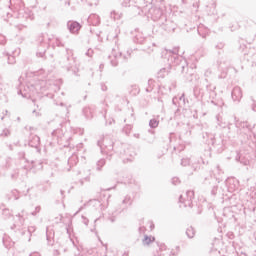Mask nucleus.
<instances>
[{"mask_svg": "<svg viewBox=\"0 0 256 256\" xmlns=\"http://www.w3.org/2000/svg\"><path fill=\"white\" fill-rule=\"evenodd\" d=\"M169 57L168 61L174 65L175 67H179V65H182L183 71L187 69V61L183 59V56L179 55V48H173L172 50L168 51Z\"/></svg>", "mask_w": 256, "mask_h": 256, "instance_id": "f257e3e1", "label": "nucleus"}, {"mask_svg": "<svg viewBox=\"0 0 256 256\" xmlns=\"http://www.w3.org/2000/svg\"><path fill=\"white\" fill-rule=\"evenodd\" d=\"M148 13L152 21H155L156 23H158V25H163V21H165V18L167 17V15L163 13V9L157 6H151L148 9Z\"/></svg>", "mask_w": 256, "mask_h": 256, "instance_id": "f03ea898", "label": "nucleus"}, {"mask_svg": "<svg viewBox=\"0 0 256 256\" xmlns=\"http://www.w3.org/2000/svg\"><path fill=\"white\" fill-rule=\"evenodd\" d=\"M60 63L62 64V67L68 71V73L72 71L76 77H79V67H77V64L75 63V58L66 56L60 61Z\"/></svg>", "mask_w": 256, "mask_h": 256, "instance_id": "7ed1b4c3", "label": "nucleus"}, {"mask_svg": "<svg viewBox=\"0 0 256 256\" xmlns=\"http://www.w3.org/2000/svg\"><path fill=\"white\" fill-rule=\"evenodd\" d=\"M113 140L109 137H104L102 140H98V147L101 149V153L109 155L113 151Z\"/></svg>", "mask_w": 256, "mask_h": 256, "instance_id": "20e7f679", "label": "nucleus"}, {"mask_svg": "<svg viewBox=\"0 0 256 256\" xmlns=\"http://www.w3.org/2000/svg\"><path fill=\"white\" fill-rule=\"evenodd\" d=\"M122 7H131L134 15H141V2L139 0H120Z\"/></svg>", "mask_w": 256, "mask_h": 256, "instance_id": "39448f33", "label": "nucleus"}, {"mask_svg": "<svg viewBox=\"0 0 256 256\" xmlns=\"http://www.w3.org/2000/svg\"><path fill=\"white\" fill-rule=\"evenodd\" d=\"M28 89H30L34 94L43 93L44 91H47V81L37 80L34 84H30V87L28 86Z\"/></svg>", "mask_w": 256, "mask_h": 256, "instance_id": "423d86ee", "label": "nucleus"}, {"mask_svg": "<svg viewBox=\"0 0 256 256\" xmlns=\"http://www.w3.org/2000/svg\"><path fill=\"white\" fill-rule=\"evenodd\" d=\"M193 197H195V192L188 190L185 195H180L179 203L184 204V207H193Z\"/></svg>", "mask_w": 256, "mask_h": 256, "instance_id": "0eeeda50", "label": "nucleus"}, {"mask_svg": "<svg viewBox=\"0 0 256 256\" xmlns=\"http://www.w3.org/2000/svg\"><path fill=\"white\" fill-rule=\"evenodd\" d=\"M159 27H161L164 31H167L168 33H174L175 29H177V24L173 22V20L167 19V16L165 17V21H163V24H158Z\"/></svg>", "mask_w": 256, "mask_h": 256, "instance_id": "6e6552de", "label": "nucleus"}, {"mask_svg": "<svg viewBox=\"0 0 256 256\" xmlns=\"http://www.w3.org/2000/svg\"><path fill=\"white\" fill-rule=\"evenodd\" d=\"M177 69H181V73L185 79V81L191 82L193 81V69H189V66H187V69L183 71V64H179L177 66Z\"/></svg>", "mask_w": 256, "mask_h": 256, "instance_id": "1a4fd4ad", "label": "nucleus"}, {"mask_svg": "<svg viewBox=\"0 0 256 256\" xmlns=\"http://www.w3.org/2000/svg\"><path fill=\"white\" fill-rule=\"evenodd\" d=\"M244 143H248V145H253V147H256V135L253 134V132H244Z\"/></svg>", "mask_w": 256, "mask_h": 256, "instance_id": "9d476101", "label": "nucleus"}, {"mask_svg": "<svg viewBox=\"0 0 256 256\" xmlns=\"http://www.w3.org/2000/svg\"><path fill=\"white\" fill-rule=\"evenodd\" d=\"M29 87H31V84L25 86L23 90H19L18 95H22V97H24V99H31V97H33V95H35V93H33L31 88H29Z\"/></svg>", "mask_w": 256, "mask_h": 256, "instance_id": "9b49d317", "label": "nucleus"}, {"mask_svg": "<svg viewBox=\"0 0 256 256\" xmlns=\"http://www.w3.org/2000/svg\"><path fill=\"white\" fill-rule=\"evenodd\" d=\"M236 127L242 130V133L245 135V133H251V125H249V122H236Z\"/></svg>", "mask_w": 256, "mask_h": 256, "instance_id": "f8f14e48", "label": "nucleus"}, {"mask_svg": "<svg viewBox=\"0 0 256 256\" xmlns=\"http://www.w3.org/2000/svg\"><path fill=\"white\" fill-rule=\"evenodd\" d=\"M67 27L70 33H77L81 29V24L77 21H69Z\"/></svg>", "mask_w": 256, "mask_h": 256, "instance_id": "ddd939ff", "label": "nucleus"}, {"mask_svg": "<svg viewBox=\"0 0 256 256\" xmlns=\"http://www.w3.org/2000/svg\"><path fill=\"white\" fill-rule=\"evenodd\" d=\"M243 97V92L241 91V87L236 86L232 90V99L233 101H241Z\"/></svg>", "mask_w": 256, "mask_h": 256, "instance_id": "4468645a", "label": "nucleus"}, {"mask_svg": "<svg viewBox=\"0 0 256 256\" xmlns=\"http://www.w3.org/2000/svg\"><path fill=\"white\" fill-rule=\"evenodd\" d=\"M202 137H203L205 143H207V145H215V134L205 132L202 134Z\"/></svg>", "mask_w": 256, "mask_h": 256, "instance_id": "2eb2a0df", "label": "nucleus"}, {"mask_svg": "<svg viewBox=\"0 0 256 256\" xmlns=\"http://www.w3.org/2000/svg\"><path fill=\"white\" fill-rule=\"evenodd\" d=\"M38 43L44 47V49L49 48V41H51V38H46L45 34H40L37 39Z\"/></svg>", "mask_w": 256, "mask_h": 256, "instance_id": "dca6fc26", "label": "nucleus"}, {"mask_svg": "<svg viewBox=\"0 0 256 256\" xmlns=\"http://www.w3.org/2000/svg\"><path fill=\"white\" fill-rule=\"evenodd\" d=\"M88 23H91V25H93L94 27H97V25L101 23V18H99V15L97 14H91L88 17Z\"/></svg>", "mask_w": 256, "mask_h": 256, "instance_id": "f3484780", "label": "nucleus"}, {"mask_svg": "<svg viewBox=\"0 0 256 256\" xmlns=\"http://www.w3.org/2000/svg\"><path fill=\"white\" fill-rule=\"evenodd\" d=\"M19 198V191L17 189L11 190L8 194H6V199H8V201H11L12 199L19 201Z\"/></svg>", "mask_w": 256, "mask_h": 256, "instance_id": "a211bd4d", "label": "nucleus"}, {"mask_svg": "<svg viewBox=\"0 0 256 256\" xmlns=\"http://www.w3.org/2000/svg\"><path fill=\"white\" fill-rule=\"evenodd\" d=\"M40 143H41V138H39V136L37 135L32 136L29 140V146L34 147L35 149L39 147Z\"/></svg>", "mask_w": 256, "mask_h": 256, "instance_id": "6ab92c4d", "label": "nucleus"}, {"mask_svg": "<svg viewBox=\"0 0 256 256\" xmlns=\"http://www.w3.org/2000/svg\"><path fill=\"white\" fill-rule=\"evenodd\" d=\"M46 237H47V243L50 247H53L55 245V232H49V230L46 231Z\"/></svg>", "mask_w": 256, "mask_h": 256, "instance_id": "aec40b11", "label": "nucleus"}, {"mask_svg": "<svg viewBox=\"0 0 256 256\" xmlns=\"http://www.w3.org/2000/svg\"><path fill=\"white\" fill-rule=\"evenodd\" d=\"M24 17V19H30L31 21H33V12H31V10L26 9V10H19V17Z\"/></svg>", "mask_w": 256, "mask_h": 256, "instance_id": "412c9836", "label": "nucleus"}, {"mask_svg": "<svg viewBox=\"0 0 256 256\" xmlns=\"http://www.w3.org/2000/svg\"><path fill=\"white\" fill-rule=\"evenodd\" d=\"M16 217L18 218V227H22V225H25V210H22L21 213H18Z\"/></svg>", "mask_w": 256, "mask_h": 256, "instance_id": "4be33fe9", "label": "nucleus"}, {"mask_svg": "<svg viewBox=\"0 0 256 256\" xmlns=\"http://www.w3.org/2000/svg\"><path fill=\"white\" fill-rule=\"evenodd\" d=\"M113 51V55H114V59H112L110 61L112 67H117L119 65V60H117L118 57H121V52H119V54L115 53V49L112 50Z\"/></svg>", "mask_w": 256, "mask_h": 256, "instance_id": "5701e85b", "label": "nucleus"}, {"mask_svg": "<svg viewBox=\"0 0 256 256\" xmlns=\"http://www.w3.org/2000/svg\"><path fill=\"white\" fill-rule=\"evenodd\" d=\"M83 115L86 119H93V110L90 107H85L83 109Z\"/></svg>", "mask_w": 256, "mask_h": 256, "instance_id": "b1692460", "label": "nucleus"}, {"mask_svg": "<svg viewBox=\"0 0 256 256\" xmlns=\"http://www.w3.org/2000/svg\"><path fill=\"white\" fill-rule=\"evenodd\" d=\"M186 235L188 239H193L195 237V228L194 227H188L186 229Z\"/></svg>", "mask_w": 256, "mask_h": 256, "instance_id": "393cba45", "label": "nucleus"}, {"mask_svg": "<svg viewBox=\"0 0 256 256\" xmlns=\"http://www.w3.org/2000/svg\"><path fill=\"white\" fill-rule=\"evenodd\" d=\"M105 163H106V161L103 158L98 160L96 163V171H101V169H103V167H105Z\"/></svg>", "mask_w": 256, "mask_h": 256, "instance_id": "a878e982", "label": "nucleus"}, {"mask_svg": "<svg viewBox=\"0 0 256 256\" xmlns=\"http://www.w3.org/2000/svg\"><path fill=\"white\" fill-rule=\"evenodd\" d=\"M154 241L155 237L145 235L143 239V245H150V243H153Z\"/></svg>", "mask_w": 256, "mask_h": 256, "instance_id": "bb28decb", "label": "nucleus"}, {"mask_svg": "<svg viewBox=\"0 0 256 256\" xmlns=\"http://www.w3.org/2000/svg\"><path fill=\"white\" fill-rule=\"evenodd\" d=\"M214 142L215 144H211L213 147H216L217 149H219V147H223V139L215 138L214 136Z\"/></svg>", "mask_w": 256, "mask_h": 256, "instance_id": "cd10ccee", "label": "nucleus"}, {"mask_svg": "<svg viewBox=\"0 0 256 256\" xmlns=\"http://www.w3.org/2000/svg\"><path fill=\"white\" fill-rule=\"evenodd\" d=\"M35 231H36L35 226H29L26 232H22V235H25V233H27L28 237H31V235H33Z\"/></svg>", "mask_w": 256, "mask_h": 256, "instance_id": "c85d7f7f", "label": "nucleus"}, {"mask_svg": "<svg viewBox=\"0 0 256 256\" xmlns=\"http://www.w3.org/2000/svg\"><path fill=\"white\" fill-rule=\"evenodd\" d=\"M149 127H151V129H156V127H159V121H157V119H151L149 121Z\"/></svg>", "mask_w": 256, "mask_h": 256, "instance_id": "c756f323", "label": "nucleus"}, {"mask_svg": "<svg viewBox=\"0 0 256 256\" xmlns=\"http://www.w3.org/2000/svg\"><path fill=\"white\" fill-rule=\"evenodd\" d=\"M216 120L218 122L219 127H225V124H223V117H221V115H216Z\"/></svg>", "mask_w": 256, "mask_h": 256, "instance_id": "7c9ffc66", "label": "nucleus"}, {"mask_svg": "<svg viewBox=\"0 0 256 256\" xmlns=\"http://www.w3.org/2000/svg\"><path fill=\"white\" fill-rule=\"evenodd\" d=\"M41 213V206H36L35 211L31 212L32 217H37Z\"/></svg>", "mask_w": 256, "mask_h": 256, "instance_id": "2f4dec72", "label": "nucleus"}, {"mask_svg": "<svg viewBox=\"0 0 256 256\" xmlns=\"http://www.w3.org/2000/svg\"><path fill=\"white\" fill-rule=\"evenodd\" d=\"M8 57V64L13 65L15 63V56H11L9 53L6 54Z\"/></svg>", "mask_w": 256, "mask_h": 256, "instance_id": "473e14b6", "label": "nucleus"}, {"mask_svg": "<svg viewBox=\"0 0 256 256\" xmlns=\"http://www.w3.org/2000/svg\"><path fill=\"white\" fill-rule=\"evenodd\" d=\"M131 129H133V126H131V125H126V126L123 128V132L126 133V135H129V133H131Z\"/></svg>", "mask_w": 256, "mask_h": 256, "instance_id": "72a5a7b5", "label": "nucleus"}, {"mask_svg": "<svg viewBox=\"0 0 256 256\" xmlns=\"http://www.w3.org/2000/svg\"><path fill=\"white\" fill-rule=\"evenodd\" d=\"M11 135V131L9 129H4L0 134V137H9Z\"/></svg>", "mask_w": 256, "mask_h": 256, "instance_id": "f704fd0d", "label": "nucleus"}, {"mask_svg": "<svg viewBox=\"0 0 256 256\" xmlns=\"http://www.w3.org/2000/svg\"><path fill=\"white\" fill-rule=\"evenodd\" d=\"M55 45H56V47H63L64 45H63V42H61V39H59V38H56L55 39V42H54V44H53V47H55Z\"/></svg>", "mask_w": 256, "mask_h": 256, "instance_id": "c9c22d12", "label": "nucleus"}, {"mask_svg": "<svg viewBox=\"0 0 256 256\" xmlns=\"http://www.w3.org/2000/svg\"><path fill=\"white\" fill-rule=\"evenodd\" d=\"M32 165L35 169H43V163L41 162H38V165H37V162L32 161Z\"/></svg>", "mask_w": 256, "mask_h": 256, "instance_id": "e433bc0d", "label": "nucleus"}, {"mask_svg": "<svg viewBox=\"0 0 256 256\" xmlns=\"http://www.w3.org/2000/svg\"><path fill=\"white\" fill-rule=\"evenodd\" d=\"M190 163L191 161L188 158H184L181 160L182 167H187V165H189Z\"/></svg>", "mask_w": 256, "mask_h": 256, "instance_id": "4c0bfd02", "label": "nucleus"}, {"mask_svg": "<svg viewBox=\"0 0 256 256\" xmlns=\"http://www.w3.org/2000/svg\"><path fill=\"white\" fill-rule=\"evenodd\" d=\"M76 159H77V157L76 156H72V157H70L69 159H68V165H75L76 164Z\"/></svg>", "mask_w": 256, "mask_h": 256, "instance_id": "58836bf2", "label": "nucleus"}, {"mask_svg": "<svg viewBox=\"0 0 256 256\" xmlns=\"http://www.w3.org/2000/svg\"><path fill=\"white\" fill-rule=\"evenodd\" d=\"M111 17H112V19H121V14H119L115 11H112L111 12Z\"/></svg>", "mask_w": 256, "mask_h": 256, "instance_id": "ea45409f", "label": "nucleus"}, {"mask_svg": "<svg viewBox=\"0 0 256 256\" xmlns=\"http://www.w3.org/2000/svg\"><path fill=\"white\" fill-rule=\"evenodd\" d=\"M5 43H7V38L5 35L0 34V45H5Z\"/></svg>", "mask_w": 256, "mask_h": 256, "instance_id": "a19ab883", "label": "nucleus"}, {"mask_svg": "<svg viewBox=\"0 0 256 256\" xmlns=\"http://www.w3.org/2000/svg\"><path fill=\"white\" fill-rule=\"evenodd\" d=\"M122 203L123 205H131V197H125Z\"/></svg>", "mask_w": 256, "mask_h": 256, "instance_id": "79ce46f5", "label": "nucleus"}, {"mask_svg": "<svg viewBox=\"0 0 256 256\" xmlns=\"http://www.w3.org/2000/svg\"><path fill=\"white\" fill-rule=\"evenodd\" d=\"M47 51V48H44L42 51L37 52L36 55L38 57H45V52Z\"/></svg>", "mask_w": 256, "mask_h": 256, "instance_id": "37998d69", "label": "nucleus"}, {"mask_svg": "<svg viewBox=\"0 0 256 256\" xmlns=\"http://www.w3.org/2000/svg\"><path fill=\"white\" fill-rule=\"evenodd\" d=\"M131 53H133V50H128L127 51V55H124V61H127V59L131 58Z\"/></svg>", "mask_w": 256, "mask_h": 256, "instance_id": "c03bdc74", "label": "nucleus"}, {"mask_svg": "<svg viewBox=\"0 0 256 256\" xmlns=\"http://www.w3.org/2000/svg\"><path fill=\"white\" fill-rule=\"evenodd\" d=\"M225 47V43L223 42H218L217 45L215 46L216 49H223Z\"/></svg>", "mask_w": 256, "mask_h": 256, "instance_id": "a18cd8bd", "label": "nucleus"}, {"mask_svg": "<svg viewBox=\"0 0 256 256\" xmlns=\"http://www.w3.org/2000/svg\"><path fill=\"white\" fill-rule=\"evenodd\" d=\"M179 183H181V181H179V178H177V177L172 178L173 185H179Z\"/></svg>", "mask_w": 256, "mask_h": 256, "instance_id": "49530a36", "label": "nucleus"}, {"mask_svg": "<svg viewBox=\"0 0 256 256\" xmlns=\"http://www.w3.org/2000/svg\"><path fill=\"white\" fill-rule=\"evenodd\" d=\"M217 189H219L218 186H213L212 190H211V194L212 195H217Z\"/></svg>", "mask_w": 256, "mask_h": 256, "instance_id": "de8ad7c7", "label": "nucleus"}, {"mask_svg": "<svg viewBox=\"0 0 256 256\" xmlns=\"http://www.w3.org/2000/svg\"><path fill=\"white\" fill-rule=\"evenodd\" d=\"M82 223L86 226L89 225V219H87L85 216H82Z\"/></svg>", "mask_w": 256, "mask_h": 256, "instance_id": "09e8293b", "label": "nucleus"}, {"mask_svg": "<svg viewBox=\"0 0 256 256\" xmlns=\"http://www.w3.org/2000/svg\"><path fill=\"white\" fill-rule=\"evenodd\" d=\"M87 57H93V50L92 49H88L86 52Z\"/></svg>", "mask_w": 256, "mask_h": 256, "instance_id": "8fccbe9b", "label": "nucleus"}, {"mask_svg": "<svg viewBox=\"0 0 256 256\" xmlns=\"http://www.w3.org/2000/svg\"><path fill=\"white\" fill-rule=\"evenodd\" d=\"M211 73H212L211 70H206L204 75H205V77H209L211 75Z\"/></svg>", "mask_w": 256, "mask_h": 256, "instance_id": "3c124183", "label": "nucleus"}, {"mask_svg": "<svg viewBox=\"0 0 256 256\" xmlns=\"http://www.w3.org/2000/svg\"><path fill=\"white\" fill-rule=\"evenodd\" d=\"M165 71H167L165 68H162V69L159 71L160 77H165V75H161V73H165Z\"/></svg>", "mask_w": 256, "mask_h": 256, "instance_id": "603ef678", "label": "nucleus"}, {"mask_svg": "<svg viewBox=\"0 0 256 256\" xmlns=\"http://www.w3.org/2000/svg\"><path fill=\"white\" fill-rule=\"evenodd\" d=\"M101 89H102V91H107V85L101 84Z\"/></svg>", "mask_w": 256, "mask_h": 256, "instance_id": "864d4df0", "label": "nucleus"}, {"mask_svg": "<svg viewBox=\"0 0 256 256\" xmlns=\"http://www.w3.org/2000/svg\"><path fill=\"white\" fill-rule=\"evenodd\" d=\"M29 256H41V254H39V252H33Z\"/></svg>", "mask_w": 256, "mask_h": 256, "instance_id": "5fc2aeb1", "label": "nucleus"}, {"mask_svg": "<svg viewBox=\"0 0 256 256\" xmlns=\"http://www.w3.org/2000/svg\"><path fill=\"white\" fill-rule=\"evenodd\" d=\"M3 214H4V215H9V209H4V210H3Z\"/></svg>", "mask_w": 256, "mask_h": 256, "instance_id": "6e6d98bb", "label": "nucleus"}, {"mask_svg": "<svg viewBox=\"0 0 256 256\" xmlns=\"http://www.w3.org/2000/svg\"><path fill=\"white\" fill-rule=\"evenodd\" d=\"M147 8H148V6H146V7L141 6V13H143V11H147Z\"/></svg>", "mask_w": 256, "mask_h": 256, "instance_id": "4d7b16f0", "label": "nucleus"}, {"mask_svg": "<svg viewBox=\"0 0 256 256\" xmlns=\"http://www.w3.org/2000/svg\"><path fill=\"white\" fill-rule=\"evenodd\" d=\"M109 220L111 221V223H115V217H110Z\"/></svg>", "mask_w": 256, "mask_h": 256, "instance_id": "13d9d810", "label": "nucleus"}, {"mask_svg": "<svg viewBox=\"0 0 256 256\" xmlns=\"http://www.w3.org/2000/svg\"><path fill=\"white\" fill-rule=\"evenodd\" d=\"M146 91H147V93H150V91H153V88H151V87L146 88Z\"/></svg>", "mask_w": 256, "mask_h": 256, "instance_id": "bf43d9fd", "label": "nucleus"}, {"mask_svg": "<svg viewBox=\"0 0 256 256\" xmlns=\"http://www.w3.org/2000/svg\"><path fill=\"white\" fill-rule=\"evenodd\" d=\"M153 84V80L152 79H150V80H148V85H152Z\"/></svg>", "mask_w": 256, "mask_h": 256, "instance_id": "052dcab7", "label": "nucleus"}, {"mask_svg": "<svg viewBox=\"0 0 256 256\" xmlns=\"http://www.w3.org/2000/svg\"><path fill=\"white\" fill-rule=\"evenodd\" d=\"M2 241H3V245H5V247H7V243L5 242V238H3Z\"/></svg>", "mask_w": 256, "mask_h": 256, "instance_id": "680f3d73", "label": "nucleus"}, {"mask_svg": "<svg viewBox=\"0 0 256 256\" xmlns=\"http://www.w3.org/2000/svg\"><path fill=\"white\" fill-rule=\"evenodd\" d=\"M54 255H59V250H55Z\"/></svg>", "mask_w": 256, "mask_h": 256, "instance_id": "e2e57ef3", "label": "nucleus"}, {"mask_svg": "<svg viewBox=\"0 0 256 256\" xmlns=\"http://www.w3.org/2000/svg\"><path fill=\"white\" fill-rule=\"evenodd\" d=\"M182 3L185 5L187 4V0H182Z\"/></svg>", "mask_w": 256, "mask_h": 256, "instance_id": "0e129e2a", "label": "nucleus"}, {"mask_svg": "<svg viewBox=\"0 0 256 256\" xmlns=\"http://www.w3.org/2000/svg\"><path fill=\"white\" fill-rule=\"evenodd\" d=\"M107 156H108V159H111V158H109V157H111V154H109V152H108V154H106Z\"/></svg>", "mask_w": 256, "mask_h": 256, "instance_id": "69168bd1", "label": "nucleus"}, {"mask_svg": "<svg viewBox=\"0 0 256 256\" xmlns=\"http://www.w3.org/2000/svg\"><path fill=\"white\" fill-rule=\"evenodd\" d=\"M184 97H185V95H182V96L180 97V101H181L182 99H184Z\"/></svg>", "mask_w": 256, "mask_h": 256, "instance_id": "338daca9", "label": "nucleus"}, {"mask_svg": "<svg viewBox=\"0 0 256 256\" xmlns=\"http://www.w3.org/2000/svg\"><path fill=\"white\" fill-rule=\"evenodd\" d=\"M252 109H253V111H256V106H254Z\"/></svg>", "mask_w": 256, "mask_h": 256, "instance_id": "774afa93", "label": "nucleus"}]
</instances>
